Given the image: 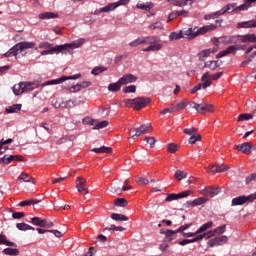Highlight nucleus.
<instances>
[{"label": "nucleus", "mask_w": 256, "mask_h": 256, "mask_svg": "<svg viewBox=\"0 0 256 256\" xmlns=\"http://www.w3.org/2000/svg\"><path fill=\"white\" fill-rule=\"evenodd\" d=\"M139 45H149L148 47L142 49L144 53H149L151 51H161V49H163L161 38L158 36L140 37L129 43V47H139Z\"/></svg>", "instance_id": "obj_1"}, {"label": "nucleus", "mask_w": 256, "mask_h": 256, "mask_svg": "<svg viewBox=\"0 0 256 256\" xmlns=\"http://www.w3.org/2000/svg\"><path fill=\"white\" fill-rule=\"evenodd\" d=\"M85 43L84 39H79L77 41H74L72 43H66L63 45L54 46L48 50H43L41 52V55H59V53H63V51H67V49H79L81 45Z\"/></svg>", "instance_id": "obj_2"}, {"label": "nucleus", "mask_w": 256, "mask_h": 256, "mask_svg": "<svg viewBox=\"0 0 256 256\" xmlns=\"http://www.w3.org/2000/svg\"><path fill=\"white\" fill-rule=\"evenodd\" d=\"M222 76L223 72H218L214 75H209V72L204 73L201 77V81L203 83L197 84L191 90L192 95H195V93H197V91H201V89H207V87H211V79H213V81H217V79H221Z\"/></svg>", "instance_id": "obj_3"}, {"label": "nucleus", "mask_w": 256, "mask_h": 256, "mask_svg": "<svg viewBox=\"0 0 256 256\" xmlns=\"http://www.w3.org/2000/svg\"><path fill=\"white\" fill-rule=\"evenodd\" d=\"M35 47V42H20L15 44L12 48H10L6 53L2 55V57H17L19 53H23V51L27 49H33Z\"/></svg>", "instance_id": "obj_4"}, {"label": "nucleus", "mask_w": 256, "mask_h": 256, "mask_svg": "<svg viewBox=\"0 0 256 256\" xmlns=\"http://www.w3.org/2000/svg\"><path fill=\"white\" fill-rule=\"evenodd\" d=\"M151 103V98L149 97H137L134 99L125 100L127 107H132L135 111H141L144 107H147Z\"/></svg>", "instance_id": "obj_5"}, {"label": "nucleus", "mask_w": 256, "mask_h": 256, "mask_svg": "<svg viewBox=\"0 0 256 256\" xmlns=\"http://www.w3.org/2000/svg\"><path fill=\"white\" fill-rule=\"evenodd\" d=\"M189 105L192 109H195L197 113H202L203 115H205V113H213L215 111V106L207 103L197 104L195 102H190Z\"/></svg>", "instance_id": "obj_6"}, {"label": "nucleus", "mask_w": 256, "mask_h": 256, "mask_svg": "<svg viewBox=\"0 0 256 256\" xmlns=\"http://www.w3.org/2000/svg\"><path fill=\"white\" fill-rule=\"evenodd\" d=\"M81 78V74H75L72 76H62L60 78L54 80H48L44 83V86L47 85H61V83H65V81L77 80Z\"/></svg>", "instance_id": "obj_7"}, {"label": "nucleus", "mask_w": 256, "mask_h": 256, "mask_svg": "<svg viewBox=\"0 0 256 256\" xmlns=\"http://www.w3.org/2000/svg\"><path fill=\"white\" fill-rule=\"evenodd\" d=\"M255 199H256V192L249 196H245V195L238 196L232 199V207H235L237 205H245V203H253Z\"/></svg>", "instance_id": "obj_8"}, {"label": "nucleus", "mask_w": 256, "mask_h": 256, "mask_svg": "<svg viewBox=\"0 0 256 256\" xmlns=\"http://www.w3.org/2000/svg\"><path fill=\"white\" fill-rule=\"evenodd\" d=\"M121 5H129V0H119L118 2L109 3L107 6L100 8V12L115 11V9Z\"/></svg>", "instance_id": "obj_9"}, {"label": "nucleus", "mask_w": 256, "mask_h": 256, "mask_svg": "<svg viewBox=\"0 0 256 256\" xmlns=\"http://www.w3.org/2000/svg\"><path fill=\"white\" fill-rule=\"evenodd\" d=\"M227 241H228V238L226 235L218 236L214 239H210L207 242V247H219L220 245H225Z\"/></svg>", "instance_id": "obj_10"}, {"label": "nucleus", "mask_w": 256, "mask_h": 256, "mask_svg": "<svg viewBox=\"0 0 256 256\" xmlns=\"http://www.w3.org/2000/svg\"><path fill=\"white\" fill-rule=\"evenodd\" d=\"M87 180L81 176H79L76 179V189H78L79 193H81V195H87V193H89V191L87 190Z\"/></svg>", "instance_id": "obj_11"}, {"label": "nucleus", "mask_w": 256, "mask_h": 256, "mask_svg": "<svg viewBox=\"0 0 256 256\" xmlns=\"http://www.w3.org/2000/svg\"><path fill=\"white\" fill-rule=\"evenodd\" d=\"M153 128L151 125H141L138 128L134 129V134L131 136V139H135V137H141V135H145L149 133Z\"/></svg>", "instance_id": "obj_12"}, {"label": "nucleus", "mask_w": 256, "mask_h": 256, "mask_svg": "<svg viewBox=\"0 0 256 256\" xmlns=\"http://www.w3.org/2000/svg\"><path fill=\"white\" fill-rule=\"evenodd\" d=\"M215 29H217V25L215 24H210L200 28H196L194 37H198V35H205V33H209V31H215Z\"/></svg>", "instance_id": "obj_13"}, {"label": "nucleus", "mask_w": 256, "mask_h": 256, "mask_svg": "<svg viewBox=\"0 0 256 256\" xmlns=\"http://www.w3.org/2000/svg\"><path fill=\"white\" fill-rule=\"evenodd\" d=\"M0 161H2L4 165H9L12 161H23V156L6 154L0 158Z\"/></svg>", "instance_id": "obj_14"}, {"label": "nucleus", "mask_w": 256, "mask_h": 256, "mask_svg": "<svg viewBox=\"0 0 256 256\" xmlns=\"http://www.w3.org/2000/svg\"><path fill=\"white\" fill-rule=\"evenodd\" d=\"M239 43H256L255 34L238 35Z\"/></svg>", "instance_id": "obj_15"}, {"label": "nucleus", "mask_w": 256, "mask_h": 256, "mask_svg": "<svg viewBox=\"0 0 256 256\" xmlns=\"http://www.w3.org/2000/svg\"><path fill=\"white\" fill-rule=\"evenodd\" d=\"M122 85H129V83H137V76L133 74H125L119 79Z\"/></svg>", "instance_id": "obj_16"}, {"label": "nucleus", "mask_w": 256, "mask_h": 256, "mask_svg": "<svg viewBox=\"0 0 256 256\" xmlns=\"http://www.w3.org/2000/svg\"><path fill=\"white\" fill-rule=\"evenodd\" d=\"M226 229H227V225L219 226L215 228L213 231H209L208 233H206V235H208L206 239H209V237H215V235H223Z\"/></svg>", "instance_id": "obj_17"}, {"label": "nucleus", "mask_w": 256, "mask_h": 256, "mask_svg": "<svg viewBox=\"0 0 256 256\" xmlns=\"http://www.w3.org/2000/svg\"><path fill=\"white\" fill-rule=\"evenodd\" d=\"M237 151H241V153H245V155H249L251 153V142H244L242 144L235 146Z\"/></svg>", "instance_id": "obj_18"}, {"label": "nucleus", "mask_w": 256, "mask_h": 256, "mask_svg": "<svg viewBox=\"0 0 256 256\" xmlns=\"http://www.w3.org/2000/svg\"><path fill=\"white\" fill-rule=\"evenodd\" d=\"M220 192L221 189L215 187H206L202 191L203 195H206L207 197H215V195H219Z\"/></svg>", "instance_id": "obj_19"}, {"label": "nucleus", "mask_w": 256, "mask_h": 256, "mask_svg": "<svg viewBox=\"0 0 256 256\" xmlns=\"http://www.w3.org/2000/svg\"><path fill=\"white\" fill-rule=\"evenodd\" d=\"M238 29H253L256 27V20H249L237 24Z\"/></svg>", "instance_id": "obj_20"}, {"label": "nucleus", "mask_w": 256, "mask_h": 256, "mask_svg": "<svg viewBox=\"0 0 256 256\" xmlns=\"http://www.w3.org/2000/svg\"><path fill=\"white\" fill-rule=\"evenodd\" d=\"M196 31L197 27L182 31L183 39H195V37H197L195 36Z\"/></svg>", "instance_id": "obj_21"}, {"label": "nucleus", "mask_w": 256, "mask_h": 256, "mask_svg": "<svg viewBox=\"0 0 256 256\" xmlns=\"http://www.w3.org/2000/svg\"><path fill=\"white\" fill-rule=\"evenodd\" d=\"M222 41L224 45H231V43L237 44L239 43V35L238 36H224L222 37Z\"/></svg>", "instance_id": "obj_22"}, {"label": "nucleus", "mask_w": 256, "mask_h": 256, "mask_svg": "<svg viewBox=\"0 0 256 256\" xmlns=\"http://www.w3.org/2000/svg\"><path fill=\"white\" fill-rule=\"evenodd\" d=\"M57 17H59V14L54 12H42L38 16V18L41 20L57 19Z\"/></svg>", "instance_id": "obj_23"}, {"label": "nucleus", "mask_w": 256, "mask_h": 256, "mask_svg": "<svg viewBox=\"0 0 256 256\" xmlns=\"http://www.w3.org/2000/svg\"><path fill=\"white\" fill-rule=\"evenodd\" d=\"M12 89L14 95H23V93H25V84L20 82L19 84L14 85Z\"/></svg>", "instance_id": "obj_24"}, {"label": "nucleus", "mask_w": 256, "mask_h": 256, "mask_svg": "<svg viewBox=\"0 0 256 256\" xmlns=\"http://www.w3.org/2000/svg\"><path fill=\"white\" fill-rule=\"evenodd\" d=\"M217 52V49H207V50H204V51H201L199 54H198V57L200 59V61H205V59H207V57H209V55H211V53H216Z\"/></svg>", "instance_id": "obj_25"}, {"label": "nucleus", "mask_w": 256, "mask_h": 256, "mask_svg": "<svg viewBox=\"0 0 256 256\" xmlns=\"http://www.w3.org/2000/svg\"><path fill=\"white\" fill-rule=\"evenodd\" d=\"M256 0H244V3L240 6H236V11H247L251 7V3H255Z\"/></svg>", "instance_id": "obj_26"}, {"label": "nucleus", "mask_w": 256, "mask_h": 256, "mask_svg": "<svg viewBox=\"0 0 256 256\" xmlns=\"http://www.w3.org/2000/svg\"><path fill=\"white\" fill-rule=\"evenodd\" d=\"M237 4L236 3H230L227 4L226 6H224L221 10L220 13H222V15H225V13H230V11H237Z\"/></svg>", "instance_id": "obj_27"}, {"label": "nucleus", "mask_w": 256, "mask_h": 256, "mask_svg": "<svg viewBox=\"0 0 256 256\" xmlns=\"http://www.w3.org/2000/svg\"><path fill=\"white\" fill-rule=\"evenodd\" d=\"M0 245H6V247H17L15 242L7 240V236L0 234Z\"/></svg>", "instance_id": "obj_28"}, {"label": "nucleus", "mask_w": 256, "mask_h": 256, "mask_svg": "<svg viewBox=\"0 0 256 256\" xmlns=\"http://www.w3.org/2000/svg\"><path fill=\"white\" fill-rule=\"evenodd\" d=\"M17 229H19V231H35V228L25 222L22 223H17L16 224Z\"/></svg>", "instance_id": "obj_29"}, {"label": "nucleus", "mask_w": 256, "mask_h": 256, "mask_svg": "<svg viewBox=\"0 0 256 256\" xmlns=\"http://www.w3.org/2000/svg\"><path fill=\"white\" fill-rule=\"evenodd\" d=\"M38 203H41V200H24L19 203V207H29V205H37Z\"/></svg>", "instance_id": "obj_30"}, {"label": "nucleus", "mask_w": 256, "mask_h": 256, "mask_svg": "<svg viewBox=\"0 0 256 256\" xmlns=\"http://www.w3.org/2000/svg\"><path fill=\"white\" fill-rule=\"evenodd\" d=\"M18 179H21L22 181H24L25 183H35V178H32L31 176H29V174L27 173H21L18 176Z\"/></svg>", "instance_id": "obj_31"}, {"label": "nucleus", "mask_w": 256, "mask_h": 256, "mask_svg": "<svg viewBox=\"0 0 256 256\" xmlns=\"http://www.w3.org/2000/svg\"><path fill=\"white\" fill-rule=\"evenodd\" d=\"M111 219H113V221H128L129 217L123 215V214H117V213H112L111 214Z\"/></svg>", "instance_id": "obj_32"}, {"label": "nucleus", "mask_w": 256, "mask_h": 256, "mask_svg": "<svg viewBox=\"0 0 256 256\" xmlns=\"http://www.w3.org/2000/svg\"><path fill=\"white\" fill-rule=\"evenodd\" d=\"M93 153H112L113 149L111 147L102 146L100 148L92 149Z\"/></svg>", "instance_id": "obj_33"}, {"label": "nucleus", "mask_w": 256, "mask_h": 256, "mask_svg": "<svg viewBox=\"0 0 256 256\" xmlns=\"http://www.w3.org/2000/svg\"><path fill=\"white\" fill-rule=\"evenodd\" d=\"M211 227H213V221H209L205 224H203L202 226L199 227V229L196 231V233L201 234L204 233V231H207V229H211Z\"/></svg>", "instance_id": "obj_34"}, {"label": "nucleus", "mask_w": 256, "mask_h": 256, "mask_svg": "<svg viewBox=\"0 0 256 256\" xmlns=\"http://www.w3.org/2000/svg\"><path fill=\"white\" fill-rule=\"evenodd\" d=\"M21 104H13L12 106H9L6 108V112L8 113H19L21 111Z\"/></svg>", "instance_id": "obj_35"}, {"label": "nucleus", "mask_w": 256, "mask_h": 256, "mask_svg": "<svg viewBox=\"0 0 256 256\" xmlns=\"http://www.w3.org/2000/svg\"><path fill=\"white\" fill-rule=\"evenodd\" d=\"M174 177H175V179L177 181H183V179H187V172L186 171L177 170L175 172Z\"/></svg>", "instance_id": "obj_36"}, {"label": "nucleus", "mask_w": 256, "mask_h": 256, "mask_svg": "<svg viewBox=\"0 0 256 256\" xmlns=\"http://www.w3.org/2000/svg\"><path fill=\"white\" fill-rule=\"evenodd\" d=\"M170 41H179V39H183V31L180 32H172L169 35Z\"/></svg>", "instance_id": "obj_37"}, {"label": "nucleus", "mask_w": 256, "mask_h": 256, "mask_svg": "<svg viewBox=\"0 0 256 256\" xmlns=\"http://www.w3.org/2000/svg\"><path fill=\"white\" fill-rule=\"evenodd\" d=\"M121 85H123V84L120 82V80H118V82L110 84L108 86V90L115 93V92L121 90Z\"/></svg>", "instance_id": "obj_38"}, {"label": "nucleus", "mask_w": 256, "mask_h": 256, "mask_svg": "<svg viewBox=\"0 0 256 256\" xmlns=\"http://www.w3.org/2000/svg\"><path fill=\"white\" fill-rule=\"evenodd\" d=\"M185 107H187V104H185V102H178V103L172 104V109L174 110V113L178 111H183Z\"/></svg>", "instance_id": "obj_39"}, {"label": "nucleus", "mask_w": 256, "mask_h": 256, "mask_svg": "<svg viewBox=\"0 0 256 256\" xmlns=\"http://www.w3.org/2000/svg\"><path fill=\"white\" fill-rule=\"evenodd\" d=\"M23 85H24V93H27V91H35V89H37V85L35 83L23 82Z\"/></svg>", "instance_id": "obj_40"}, {"label": "nucleus", "mask_w": 256, "mask_h": 256, "mask_svg": "<svg viewBox=\"0 0 256 256\" xmlns=\"http://www.w3.org/2000/svg\"><path fill=\"white\" fill-rule=\"evenodd\" d=\"M3 255H14V256H17L19 255V249L17 248H5L3 251H2Z\"/></svg>", "instance_id": "obj_41"}, {"label": "nucleus", "mask_w": 256, "mask_h": 256, "mask_svg": "<svg viewBox=\"0 0 256 256\" xmlns=\"http://www.w3.org/2000/svg\"><path fill=\"white\" fill-rule=\"evenodd\" d=\"M221 15H223V14L221 13V10H219V11L214 12L212 14H206L204 16V19H205V21H211V19H217V17H221Z\"/></svg>", "instance_id": "obj_42"}, {"label": "nucleus", "mask_w": 256, "mask_h": 256, "mask_svg": "<svg viewBox=\"0 0 256 256\" xmlns=\"http://www.w3.org/2000/svg\"><path fill=\"white\" fill-rule=\"evenodd\" d=\"M45 220L40 219L39 217H33L31 218L30 223H32V225H36L37 227H44Z\"/></svg>", "instance_id": "obj_43"}, {"label": "nucleus", "mask_w": 256, "mask_h": 256, "mask_svg": "<svg viewBox=\"0 0 256 256\" xmlns=\"http://www.w3.org/2000/svg\"><path fill=\"white\" fill-rule=\"evenodd\" d=\"M104 71H107V67L97 66L94 69H92L91 74L97 77V75H101V73H103Z\"/></svg>", "instance_id": "obj_44"}, {"label": "nucleus", "mask_w": 256, "mask_h": 256, "mask_svg": "<svg viewBox=\"0 0 256 256\" xmlns=\"http://www.w3.org/2000/svg\"><path fill=\"white\" fill-rule=\"evenodd\" d=\"M114 205H116V207H127L129 203L125 198H117L114 202Z\"/></svg>", "instance_id": "obj_45"}, {"label": "nucleus", "mask_w": 256, "mask_h": 256, "mask_svg": "<svg viewBox=\"0 0 256 256\" xmlns=\"http://www.w3.org/2000/svg\"><path fill=\"white\" fill-rule=\"evenodd\" d=\"M208 199L206 197H200L197 199H194L192 201L193 207H198V205H203L205 203H207Z\"/></svg>", "instance_id": "obj_46"}, {"label": "nucleus", "mask_w": 256, "mask_h": 256, "mask_svg": "<svg viewBox=\"0 0 256 256\" xmlns=\"http://www.w3.org/2000/svg\"><path fill=\"white\" fill-rule=\"evenodd\" d=\"M168 2H171L173 0H167ZM176 1L175 5H177L178 7H183L185 5H191V3H193V0H174Z\"/></svg>", "instance_id": "obj_47"}, {"label": "nucleus", "mask_w": 256, "mask_h": 256, "mask_svg": "<svg viewBox=\"0 0 256 256\" xmlns=\"http://www.w3.org/2000/svg\"><path fill=\"white\" fill-rule=\"evenodd\" d=\"M208 67V69H211V71H215L217 67H219V63L217 61H209L208 63H205L203 68Z\"/></svg>", "instance_id": "obj_48"}, {"label": "nucleus", "mask_w": 256, "mask_h": 256, "mask_svg": "<svg viewBox=\"0 0 256 256\" xmlns=\"http://www.w3.org/2000/svg\"><path fill=\"white\" fill-rule=\"evenodd\" d=\"M130 189H133L131 186H123V188H112L111 193H118V195H121L123 191H129Z\"/></svg>", "instance_id": "obj_49"}, {"label": "nucleus", "mask_w": 256, "mask_h": 256, "mask_svg": "<svg viewBox=\"0 0 256 256\" xmlns=\"http://www.w3.org/2000/svg\"><path fill=\"white\" fill-rule=\"evenodd\" d=\"M109 125V121L107 120H103L101 122H97L96 121V124L95 126L93 127V129H105V127H107Z\"/></svg>", "instance_id": "obj_50"}, {"label": "nucleus", "mask_w": 256, "mask_h": 256, "mask_svg": "<svg viewBox=\"0 0 256 256\" xmlns=\"http://www.w3.org/2000/svg\"><path fill=\"white\" fill-rule=\"evenodd\" d=\"M205 237H207V233L200 234V235L196 236L195 238L188 239V243H197L199 241H203V239H205Z\"/></svg>", "instance_id": "obj_51"}, {"label": "nucleus", "mask_w": 256, "mask_h": 256, "mask_svg": "<svg viewBox=\"0 0 256 256\" xmlns=\"http://www.w3.org/2000/svg\"><path fill=\"white\" fill-rule=\"evenodd\" d=\"M255 56H256V51L253 52V54H251L250 56H247V57H246V60L243 61V62L240 64V67H245V65H247L248 63H251V61H253V59H255Z\"/></svg>", "instance_id": "obj_52"}, {"label": "nucleus", "mask_w": 256, "mask_h": 256, "mask_svg": "<svg viewBox=\"0 0 256 256\" xmlns=\"http://www.w3.org/2000/svg\"><path fill=\"white\" fill-rule=\"evenodd\" d=\"M179 199V194H168L167 197L165 198L166 203H171V201H177Z\"/></svg>", "instance_id": "obj_53"}, {"label": "nucleus", "mask_w": 256, "mask_h": 256, "mask_svg": "<svg viewBox=\"0 0 256 256\" xmlns=\"http://www.w3.org/2000/svg\"><path fill=\"white\" fill-rule=\"evenodd\" d=\"M252 117V114L243 113L238 116L237 121H249Z\"/></svg>", "instance_id": "obj_54"}, {"label": "nucleus", "mask_w": 256, "mask_h": 256, "mask_svg": "<svg viewBox=\"0 0 256 256\" xmlns=\"http://www.w3.org/2000/svg\"><path fill=\"white\" fill-rule=\"evenodd\" d=\"M226 51H228V55H235L237 51H239V46L237 45H231L228 48H226Z\"/></svg>", "instance_id": "obj_55"}, {"label": "nucleus", "mask_w": 256, "mask_h": 256, "mask_svg": "<svg viewBox=\"0 0 256 256\" xmlns=\"http://www.w3.org/2000/svg\"><path fill=\"white\" fill-rule=\"evenodd\" d=\"M137 91V86L130 85L123 88V93H135Z\"/></svg>", "instance_id": "obj_56"}, {"label": "nucleus", "mask_w": 256, "mask_h": 256, "mask_svg": "<svg viewBox=\"0 0 256 256\" xmlns=\"http://www.w3.org/2000/svg\"><path fill=\"white\" fill-rule=\"evenodd\" d=\"M173 235H177V232L175 230H166V241H173Z\"/></svg>", "instance_id": "obj_57"}, {"label": "nucleus", "mask_w": 256, "mask_h": 256, "mask_svg": "<svg viewBox=\"0 0 256 256\" xmlns=\"http://www.w3.org/2000/svg\"><path fill=\"white\" fill-rule=\"evenodd\" d=\"M125 231V228L124 227H122V226H115V225H111L109 228L108 227H106L105 229H104V231Z\"/></svg>", "instance_id": "obj_58"}, {"label": "nucleus", "mask_w": 256, "mask_h": 256, "mask_svg": "<svg viewBox=\"0 0 256 256\" xmlns=\"http://www.w3.org/2000/svg\"><path fill=\"white\" fill-rule=\"evenodd\" d=\"M177 149H179V146H177V144L174 143H170L167 147L169 153H177Z\"/></svg>", "instance_id": "obj_59"}, {"label": "nucleus", "mask_w": 256, "mask_h": 256, "mask_svg": "<svg viewBox=\"0 0 256 256\" xmlns=\"http://www.w3.org/2000/svg\"><path fill=\"white\" fill-rule=\"evenodd\" d=\"M91 85H93V83H91V81H84L82 83H78V87H79L80 91L82 89H87L88 87H91Z\"/></svg>", "instance_id": "obj_60"}, {"label": "nucleus", "mask_w": 256, "mask_h": 256, "mask_svg": "<svg viewBox=\"0 0 256 256\" xmlns=\"http://www.w3.org/2000/svg\"><path fill=\"white\" fill-rule=\"evenodd\" d=\"M184 133L186 134V135H197V128H195V127H192V128H185L184 129Z\"/></svg>", "instance_id": "obj_61"}, {"label": "nucleus", "mask_w": 256, "mask_h": 256, "mask_svg": "<svg viewBox=\"0 0 256 256\" xmlns=\"http://www.w3.org/2000/svg\"><path fill=\"white\" fill-rule=\"evenodd\" d=\"M218 169H217V165H210L207 168V173H209L210 175H215V173H218Z\"/></svg>", "instance_id": "obj_62"}, {"label": "nucleus", "mask_w": 256, "mask_h": 256, "mask_svg": "<svg viewBox=\"0 0 256 256\" xmlns=\"http://www.w3.org/2000/svg\"><path fill=\"white\" fill-rule=\"evenodd\" d=\"M149 29L155 31V29H163V24L161 22H155L149 26Z\"/></svg>", "instance_id": "obj_63"}, {"label": "nucleus", "mask_w": 256, "mask_h": 256, "mask_svg": "<svg viewBox=\"0 0 256 256\" xmlns=\"http://www.w3.org/2000/svg\"><path fill=\"white\" fill-rule=\"evenodd\" d=\"M144 141H146L151 148L155 147V137H146Z\"/></svg>", "instance_id": "obj_64"}]
</instances>
